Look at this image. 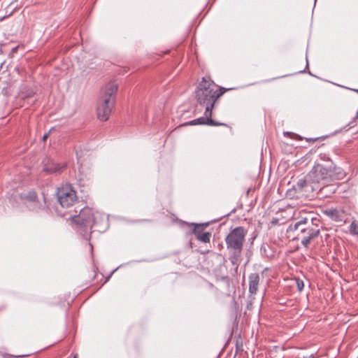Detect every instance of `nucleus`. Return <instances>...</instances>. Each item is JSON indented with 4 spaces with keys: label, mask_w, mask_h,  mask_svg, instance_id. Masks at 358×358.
I'll return each mask as SVG.
<instances>
[{
    "label": "nucleus",
    "mask_w": 358,
    "mask_h": 358,
    "mask_svg": "<svg viewBox=\"0 0 358 358\" xmlns=\"http://www.w3.org/2000/svg\"><path fill=\"white\" fill-rule=\"evenodd\" d=\"M345 176V173L342 168L332 164L316 163L308 172L309 180H312L316 187H319L318 191L335 180L344 178Z\"/></svg>",
    "instance_id": "f257e3e1"
},
{
    "label": "nucleus",
    "mask_w": 358,
    "mask_h": 358,
    "mask_svg": "<svg viewBox=\"0 0 358 358\" xmlns=\"http://www.w3.org/2000/svg\"><path fill=\"white\" fill-rule=\"evenodd\" d=\"M209 77H203L196 90V97L199 103L203 106L205 112H212L217 99L230 88L219 87Z\"/></svg>",
    "instance_id": "f03ea898"
},
{
    "label": "nucleus",
    "mask_w": 358,
    "mask_h": 358,
    "mask_svg": "<svg viewBox=\"0 0 358 358\" xmlns=\"http://www.w3.org/2000/svg\"><path fill=\"white\" fill-rule=\"evenodd\" d=\"M71 219L80 227H90L91 232L103 233L109 227L108 216L90 208H83L78 215H71Z\"/></svg>",
    "instance_id": "7ed1b4c3"
},
{
    "label": "nucleus",
    "mask_w": 358,
    "mask_h": 358,
    "mask_svg": "<svg viewBox=\"0 0 358 358\" xmlns=\"http://www.w3.org/2000/svg\"><path fill=\"white\" fill-rule=\"evenodd\" d=\"M246 234L247 231L243 227H237L232 229L224 239L229 253V259L236 269L242 260L241 255Z\"/></svg>",
    "instance_id": "20e7f679"
},
{
    "label": "nucleus",
    "mask_w": 358,
    "mask_h": 358,
    "mask_svg": "<svg viewBox=\"0 0 358 358\" xmlns=\"http://www.w3.org/2000/svg\"><path fill=\"white\" fill-rule=\"evenodd\" d=\"M117 89L118 85L114 82H110L105 86L104 94L98 103L97 112H112Z\"/></svg>",
    "instance_id": "39448f33"
},
{
    "label": "nucleus",
    "mask_w": 358,
    "mask_h": 358,
    "mask_svg": "<svg viewBox=\"0 0 358 358\" xmlns=\"http://www.w3.org/2000/svg\"><path fill=\"white\" fill-rule=\"evenodd\" d=\"M304 216H301L300 218L295 219L293 223H291L287 229V233H296L301 234L306 232V229H309L312 226L317 227V222L319 220L314 217L311 213H303Z\"/></svg>",
    "instance_id": "423d86ee"
},
{
    "label": "nucleus",
    "mask_w": 358,
    "mask_h": 358,
    "mask_svg": "<svg viewBox=\"0 0 358 358\" xmlns=\"http://www.w3.org/2000/svg\"><path fill=\"white\" fill-rule=\"evenodd\" d=\"M56 195L60 205L65 208L71 206L77 199L76 191L69 183L63 184L58 187Z\"/></svg>",
    "instance_id": "0eeeda50"
},
{
    "label": "nucleus",
    "mask_w": 358,
    "mask_h": 358,
    "mask_svg": "<svg viewBox=\"0 0 358 358\" xmlns=\"http://www.w3.org/2000/svg\"><path fill=\"white\" fill-rule=\"evenodd\" d=\"M315 226H312L309 229H306V232L297 234L293 239L301 240V243L305 247L308 248L310 241L320 234V229L316 228Z\"/></svg>",
    "instance_id": "6e6552de"
},
{
    "label": "nucleus",
    "mask_w": 358,
    "mask_h": 358,
    "mask_svg": "<svg viewBox=\"0 0 358 358\" xmlns=\"http://www.w3.org/2000/svg\"><path fill=\"white\" fill-rule=\"evenodd\" d=\"M308 178V173L298 179L296 185H294V188L299 191V193H302L303 192H308L309 189L312 191H318L319 187H316L313 182Z\"/></svg>",
    "instance_id": "1a4fd4ad"
},
{
    "label": "nucleus",
    "mask_w": 358,
    "mask_h": 358,
    "mask_svg": "<svg viewBox=\"0 0 358 358\" xmlns=\"http://www.w3.org/2000/svg\"><path fill=\"white\" fill-rule=\"evenodd\" d=\"M206 116L200 117L199 118L194 119L192 121L185 122L184 124H182L181 126H185V125H199V124H206L210 126H227L226 124L215 122V120H212L211 115L212 113H204Z\"/></svg>",
    "instance_id": "9d476101"
},
{
    "label": "nucleus",
    "mask_w": 358,
    "mask_h": 358,
    "mask_svg": "<svg viewBox=\"0 0 358 358\" xmlns=\"http://www.w3.org/2000/svg\"><path fill=\"white\" fill-rule=\"evenodd\" d=\"M249 292L255 294L258 289L259 283V275L257 273H250L248 276Z\"/></svg>",
    "instance_id": "9b49d317"
},
{
    "label": "nucleus",
    "mask_w": 358,
    "mask_h": 358,
    "mask_svg": "<svg viewBox=\"0 0 358 358\" xmlns=\"http://www.w3.org/2000/svg\"><path fill=\"white\" fill-rule=\"evenodd\" d=\"M324 213L335 222H342L343 219V212L336 208H327Z\"/></svg>",
    "instance_id": "f8f14e48"
},
{
    "label": "nucleus",
    "mask_w": 358,
    "mask_h": 358,
    "mask_svg": "<svg viewBox=\"0 0 358 358\" xmlns=\"http://www.w3.org/2000/svg\"><path fill=\"white\" fill-rule=\"evenodd\" d=\"M64 169L65 166L59 164L50 163L44 166L43 171L48 173H59L63 171Z\"/></svg>",
    "instance_id": "ddd939ff"
},
{
    "label": "nucleus",
    "mask_w": 358,
    "mask_h": 358,
    "mask_svg": "<svg viewBox=\"0 0 358 358\" xmlns=\"http://www.w3.org/2000/svg\"><path fill=\"white\" fill-rule=\"evenodd\" d=\"M25 201V205L27 203L35 204L40 206V201L38 200V196L36 192L30 191L24 196H21Z\"/></svg>",
    "instance_id": "4468645a"
},
{
    "label": "nucleus",
    "mask_w": 358,
    "mask_h": 358,
    "mask_svg": "<svg viewBox=\"0 0 358 358\" xmlns=\"http://www.w3.org/2000/svg\"><path fill=\"white\" fill-rule=\"evenodd\" d=\"M35 92L31 88L24 85L21 87L19 95L21 99H26L32 98Z\"/></svg>",
    "instance_id": "2eb2a0df"
},
{
    "label": "nucleus",
    "mask_w": 358,
    "mask_h": 358,
    "mask_svg": "<svg viewBox=\"0 0 358 358\" xmlns=\"http://www.w3.org/2000/svg\"><path fill=\"white\" fill-rule=\"evenodd\" d=\"M27 207L30 211L39 213L41 211H44L48 213L49 211V208L46 207L45 203H42L40 202V206L31 203H27Z\"/></svg>",
    "instance_id": "dca6fc26"
},
{
    "label": "nucleus",
    "mask_w": 358,
    "mask_h": 358,
    "mask_svg": "<svg viewBox=\"0 0 358 358\" xmlns=\"http://www.w3.org/2000/svg\"><path fill=\"white\" fill-rule=\"evenodd\" d=\"M261 254L268 258H273L275 257V252L272 248L268 245H263L260 248Z\"/></svg>",
    "instance_id": "f3484780"
},
{
    "label": "nucleus",
    "mask_w": 358,
    "mask_h": 358,
    "mask_svg": "<svg viewBox=\"0 0 358 358\" xmlns=\"http://www.w3.org/2000/svg\"><path fill=\"white\" fill-rule=\"evenodd\" d=\"M318 159L321 162H326L327 163L326 165H331V164H332V165H336L331 160V159L328 153H325V152L320 153L318 155Z\"/></svg>",
    "instance_id": "a211bd4d"
},
{
    "label": "nucleus",
    "mask_w": 358,
    "mask_h": 358,
    "mask_svg": "<svg viewBox=\"0 0 358 358\" xmlns=\"http://www.w3.org/2000/svg\"><path fill=\"white\" fill-rule=\"evenodd\" d=\"M358 118V113H356L355 116L352 118V120L349 122L344 127L341 128L340 129L334 132L331 135L336 134L339 131H341L343 129L348 130L349 129H351L355 127V122Z\"/></svg>",
    "instance_id": "6ab92c4d"
},
{
    "label": "nucleus",
    "mask_w": 358,
    "mask_h": 358,
    "mask_svg": "<svg viewBox=\"0 0 358 358\" xmlns=\"http://www.w3.org/2000/svg\"><path fill=\"white\" fill-rule=\"evenodd\" d=\"M211 238L210 232H204L197 236L196 239L202 243H209Z\"/></svg>",
    "instance_id": "aec40b11"
},
{
    "label": "nucleus",
    "mask_w": 358,
    "mask_h": 358,
    "mask_svg": "<svg viewBox=\"0 0 358 358\" xmlns=\"http://www.w3.org/2000/svg\"><path fill=\"white\" fill-rule=\"evenodd\" d=\"M301 194V193H299V191L296 189V188H294V185L292 189H288L287 192V196L290 199L299 198Z\"/></svg>",
    "instance_id": "412c9836"
},
{
    "label": "nucleus",
    "mask_w": 358,
    "mask_h": 358,
    "mask_svg": "<svg viewBox=\"0 0 358 358\" xmlns=\"http://www.w3.org/2000/svg\"><path fill=\"white\" fill-rule=\"evenodd\" d=\"M350 231L352 234L358 236V223L353 221L350 225Z\"/></svg>",
    "instance_id": "4be33fe9"
},
{
    "label": "nucleus",
    "mask_w": 358,
    "mask_h": 358,
    "mask_svg": "<svg viewBox=\"0 0 358 358\" xmlns=\"http://www.w3.org/2000/svg\"><path fill=\"white\" fill-rule=\"evenodd\" d=\"M283 134L285 136H288V137H290V138L296 139V140H302L303 139V138L301 136H300L299 135L292 133V132L285 131L283 133Z\"/></svg>",
    "instance_id": "5701e85b"
},
{
    "label": "nucleus",
    "mask_w": 358,
    "mask_h": 358,
    "mask_svg": "<svg viewBox=\"0 0 358 358\" xmlns=\"http://www.w3.org/2000/svg\"><path fill=\"white\" fill-rule=\"evenodd\" d=\"M191 224L194 226L192 231H193L194 234L195 235L196 238H197V236L202 234V231L203 229H201V227H199V226L195 224V223H192Z\"/></svg>",
    "instance_id": "b1692460"
},
{
    "label": "nucleus",
    "mask_w": 358,
    "mask_h": 358,
    "mask_svg": "<svg viewBox=\"0 0 358 358\" xmlns=\"http://www.w3.org/2000/svg\"><path fill=\"white\" fill-rule=\"evenodd\" d=\"M110 117V113H97V118L100 121H106Z\"/></svg>",
    "instance_id": "393cba45"
},
{
    "label": "nucleus",
    "mask_w": 358,
    "mask_h": 358,
    "mask_svg": "<svg viewBox=\"0 0 358 358\" xmlns=\"http://www.w3.org/2000/svg\"><path fill=\"white\" fill-rule=\"evenodd\" d=\"M296 285H297L298 289L299 291H301L304 287L303 282L301 280H299V279L296 280Z\"/></svg>",
    "instance_id": "a878e982"
},
{
    "label": "nucleus",
    "mask_w": 358,
    "mask_h": 358,
    "mask_svg": "<svg viewBox=\"0 0 358 358\" xmlns=\"http://www.w3.org/2000/svg\"><path fill=\"white\" fill-rule=\"evenodd\" d=\"M324 137H317V138H306V141L308 142H315L317 140H319V139H324Z\"/></svg>",
    "instance_id": "bb28decb"
},
{
    "label": "nucleus",
    "mask_w": 358,
    "mask_h": 358,
    "mask_svg": "<svg viewBox=\"0 0 358 358\" xmlns=\"http://www.w3.org/2000/svg\"><path fill=\"white\" fill-rule=\"evenodd\" d=\"M197 226L201 227V229H204V228L207 227L209 224V222L196 224Z\"/></svg>",
    "instance_id": "cd10ccee"
},
{
    "label": "nucleus",
    "mask_w": 358,
    "mask_h": 358,
    "mask_svg": "<svg viewBox=\"0 0 358 358\" xmlns=\"http://www.w3.org/2000/svg\"><path fill=\"white\" fill-rule=\"evenodd\" d=\"M50 132H51V129H50L48 132L45 133V134L43 136V137H42V141H45V140H46V139L48 138V136H50Z\"/></svg>",
    "instance_id": "c85d7f7f"
},
{
    "label": "nucleus",
    "mask_w": 358,
    "mask_h": 358,
    "mask_svg": "<svg viewBox=\"0 0 358 358\" xmlns=\"http://www.w3.org/2000/svg\"><path fill=\"white\" fill-rule=\"evenodd\" d=\"M119 267H120V266L117 267L116 268H115V269H114V270L110 273V274L107 277V278H106V281H107V280H109V278H110V276H111V275H113V273H115V272L118 269V268H119Z\"/></svg>",
    "instance_id": "c756f323"
},
{
    "label": "nucleus",
    "mask_w": 358,
    "mask_h": 358,
    "mask_svg": "<svg viewBox=\"0 0 358 358\" xmlns=\"http://www.w3.org/2000/svg\"><path fill=\"white\" fill-rule=\"evenodd\" d=\"M308 357L309 358H314V355L313 354H311L310 356H308Z\"/></svg>",
    "instance_id": "7c9ffc66"
},
{
    "label": "nucleus",
    "mask_w": 358,
    "mask_h": 358,
    "mask_svg": "<svg viewBox=\"0 0 358 358\" xmlns=\"http://www.w3.org/2000/svg\"><path fill=\"white\" fill-rule=\"evenodd\" d=\"M89 245H90V248H91V250H92V244H91V243H89Z\"/></svg>",
    "instance_id": "2f4dec72"
},
{
    "label": "nucleus",
    "mask_w": 358,
    "mask_h": 358,
    "mask_svg": "<svg viewBox=\"0 0 358 358\" xmlns=\"http://www.w3.org/2000/svg\"><path fill=\"white\" fill-rule=\"evenodd\" d=\"M24 355H18L17 357H24Z\"/></svg>",
    "instance_id": "473e14b6"
},
{
    "label": "nucleus",
    "mask_w": 358,
    "mask_h": 358,
    "mask_svg": "<svg viewBox=\"0 0 358 358\" xmlns=\"http://www.w3.org/2000/svg\"><path fill=\"white\" fill-rule=\"evenodd\" d=\"M86 238L87 240H89V239H90V238H89V237H87V236H86V238Z\"/></svg>",
    "instance_id": "72a5a7b5"
},
{
    "label": "nucleus",
    "mask_w": 358,
    "mask_h": 358,
    "mask_svg": "<svg viewBox=\"0 0 358 358\" xmlns=\"http://www.w3.org/2000/svg\"><path fill=\"white\" fill-rule=\"evenodd\" d=\"M303 358H309V357H304Z\"/></svg>",
    "instance_id": "f704fd0d"
},
{
    "label": "nucleus",
    "mask_w": 358,
    "mask_h": 358,
    "mask_svg": "<svg viewBox=\"0 0 358 358\" xmlns=\"http://www.w3.org/2000/svg\"><path fill=\"white\" fill-rule=\"evenodd\" d=\"M73 358H76V357H74Z\"/></svg>",
    "instance_id": "c9c22d12"
},
{
    "label": "nucleus",
    "mask_w": 358,
    "mask_h": 358,
    "mask_svg": "<svg viewBox=\"0 0 358 358\" xmlns=\"http://www.w3.org/2000/svg\"><path fill=\"white\" fill-rule=\"evenodd\" d=\"M357 358H358V357H357Z\"/></svg>",
    "instance_id": "e433bc0d"
}]
</instances>
